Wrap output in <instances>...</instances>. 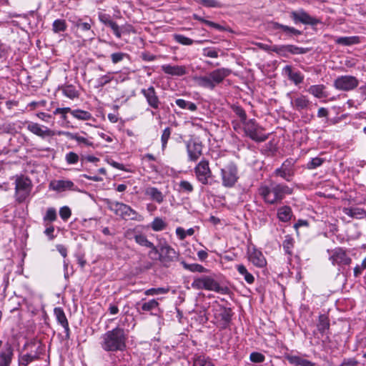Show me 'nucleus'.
<instances>
[{
	"label": "nucleus",
	"instance_id": "obj_1",
	"mask_svg": "<svg viewBox=\"0 0 366 366\" xmlns=\"http://www.w3.org/2000/svg\"><path fill=\"white\" fill-rule=\"evenodd\" d=\"M126 341L124 330L117 327L102 336L101 346L107 352L123 351L126 347Z\"/></svg>",
	"mask_w": 366,
	"mask_h": 366
},
{
	"label": "nucleus",
	"instance_id": "obj_2",
	"mask_svg": "<svg viewBox=\"0 0 366 366\" xmlns=\"http://www.w3.org/2000/svg\"><path fill=\"white\" fill-rule=\"evenodd\" d=\"M231 74V70L227 68H219L213 70L207 76H202L197 79L198 84L204 88L214 89Z\"/></svg>",
	"mask_w": 366,
	"mask_h": 366
},
{
	"label": "nucleus",
	"instance_id": "obj_3",
	"mask_svg": "<svg viewBox=\"0 0 366 366\" xmlns=\"http://www.w3.org/2000/svg\"><path fill=\"white\" fill-rule=\"evenodd\" d=\"M195 290H205L214 291L222 295H227L229 289L227 287L221 286L212 277L203 275L194 279L191 285Z\"/></svg>",
	"mask_w": 366,
	"mask_h": 366
},
{
	"label": "nucleus",
	"instance_id": "obj_4",
	"mask_svg": "<svg viewBox=\"0 0 366 366\" xmlns=\"http://www.w3.org/2000/svg\"><path fill=\"white\" fill-rule=\"evenodd\" d=\"M109 209L124 220H142V217L131 207L122 202H109Z\"/></svg>",
	"mask_w": 366,
	"mask_h": 366
},
{
	"label": "nucleus",
	"instance_id": "obj_5",
	"mask_svg": "<svg viewBox=\"0 0 366 366\" xmlns=\"http://www.w3.org/2000/svg\"><path fill=\"white\" fill-rule=\"evenodd\" d=\"M157 247V251L153 252L159 254V260L163 266L168 267L178 259L179 253L166 241L159 242Z\"/></svg>",
	"mask_w": 366,
	"mask_h": 366
},
{
	"label": "nucleus",
	"instance_id": "obj_6",
	"mask_svg": "<svg viewBox=\"0 0 366 366\" xmlns=\"http://www.w3.org/2000/svg\"><path fill=\"white\" fill-rule=\"evenodd\" d=\"M244 132L247 137L256 142H262L268 139L269 134H264V129L254 119H249L243 124Z\"/></svg>",
	"mask_w": 366,
	"mask_h": 366
},
{
	"label": "nucleus",
	"instance_id": "obj_7",
	"mask_svg": "<svg viewBox=\"0 0 366 366\" xmlns=\"http://www.w3.org/2000/svg\"><path fill=\"white\" fill-rule=\"evenodd\" d=\"M260 187L259 192L264 201L269 204H274L282 199L284 191L280 184H269Z\"/></svg>",
	"mask_w": 366,
	"mask_h": 366
},
{
	"label": "nucleus",
	"instance_id": "obj_8",
	"mask_svg": "<svg viewBox=\"0 0 366 366\" xmlns=\"http://www.w3.org/2000/svg\"><path fill=\"white\" fill-rule=\"evenodd\" d=\"M358 79L353 76L345 75L337 77L334 81V86L340 91H351L357 87Z\"/></svg>",
	"mask_w": 366,
	"mask_h": 366
},
{
	"label": "nucleus",
	"instance_id": "obj_9",
	"mask_svg": "<svg viewBox=\"0 0 366 366\" xmlns=\"http://www.w3.org/2000/svg\"><path fill=\"white\" fill-rule=\"evenodd\" d=\"M329 259L333 265L340 267L349 265L352 262V259L347 255L346 251L341 247H336L331 250Z\"/></svg>",
	"mask_w": 366,
	"mask_h": 366
},
{
	"label": "nucleus",
	"instance_id": "obj_10",
	"mask_svg": "<svg viewBox=\"0 0 366 366\" xmlns=\"http://www.w3.org/2000/svg\"><path fill=\"white\" fill-rule=\"evenodd\" d=\"M221 174L224 183H236L239 178L237 167L234 162L222 168Z\"/></svg>",
	"mask_w": 366,
	"mask_h": 366
},
{
	"label": "nucleus",
	"instance_id": "obj_11",
	"mask_svg": "<svg viewBox=\"0 0 366 366\" xmlns=\"http://www.w3.org/2000/svg\"><path fill=\"white\" fill-rule=\"evenodd\" d=\"M140 93L145 98L147 104L153 109H159L161 102L155 88L149 86L147 88H142Z\"/></svg>",
	"mask_w": 366,
	"mask_h": 366
},
{
	"label": "nucleus",
	"instance_id": "obj_12",
	"mask_svg": "<svg viewBox=\"0 0 366 366\" xmlns=\"http://www.w3.org/2000/svg\"><path fill=\"white\" fill-rule=\"evenodd\" d=\"M196 177L202 183H207L212 178V172L209 167V162L202 159L194 168Z\"/></svg>",
	"mask_w": 366,
	"mask_h": 366
},
{
	"label": "nucleus",
	"instance_id": "obj_13",
	"mask_svg": "<svg viewBox=\"0 0 366 366\" xmlns=\"http://www.w3.org/2000/svg\"><path fill=\"white\" fill-rule=\"evenodd\" d=\"M290 17L295 23H302L303 24L315 26L317 25L320 21L315 17L310 16L303 9L298 11H292L290 13Z\"/></svg>",
	"mask_w": 366,
	"mask_h": 366
},
{
	"label": "nucleus",
	"instance_id": "obj_14",
	"mask_svg": "<svg viewBox=\"0 0 366 366\" xmlns=\"http://www.w3.org/2000/svg\"><path fill=\"white\" fill-rule=\"evenodd\" d=\"M27 129L41 139L51 137L57 134L56 131L34 122L29 123L27 125Z\"/></svg>",
	"mask_w": 366,
	"mask_h": 366
},
{
	"label": "nucleus",
	"instance_id": "obj_15",
	"mask_svg": "<svg viewBox=\"0 0 366 366\" xmlns=\"http://www.w3.org/2000/svg\"><path fill=\"white\" fill-rule=\"evenodd\" d=\"M294 164L295 161L292 159L285 160L281 167L275 170L276 175L287 182H290L294 175Z\"/></svg>",
	"mask_w": 366,
	"mask_h": 366
},
{
	"label": "nucleus",
	"instance_id": "obj_16",
	"mask_svg": "<svg viewBox=\"0 0 366 366\" xmlns=\"http://www.w3.org/2000/svg\"><path fill=\"white\" fill-rule=\"evenodd\" d=\"M92 24L93 21L92 19H89V21L84 22L82 19H79L74 23L77 31L83 34V36H81L84 38V39H93L94 38L95 34L92 29Z\"/></svg>",
	"mask_w": 366,
	"mask_h": 366
},
{
	"label": "nucleus",
	"instance_id": "obj_17",
	"mask_svg": "<svg viewBox=\"0 0 366 366\" xmlns=\"http://www.w3.org/2000/svg\"><path fill=\"white\" fill-rule=\"evenodd\" d=\"M187 150L189 160L196 161L202 154V144L196 142H189L187 144Z\"/></svg>",
	"mask_w": 366,
	"mask_h": 366
},
{
	"label": "nucleus",
	"instance_id": "obj_18",
	"mask_svg": "<svg viewBox=\"0 0 366 366\" xmlns=\"http://www.w3.org/2000/svg\"><path fill=\"white\" fill-rule=\"evenodd\" d=\"M248 259L257 267H263L267 264L266 259L262 252L256 249L248 252Z\"/></svg>",
	"mask_w": 366,
	"mask_h": 366
},
{
	"label": "nucleus",
	"instance_id": "obj_19",
	"mask_svg": "<svg viewBox=\"0 0 366 366\" xmlns=\"http://www.w3.org/2000/svg\"><path fill=\"white\" fill-rule=\"evenodd\" d=\"M31 184H15V196L19 202L24 201L29 195Z\"/></svg>",
	"mask_w": 366,
	"mask_h": 366
},
{
	"label": "nucleus",
	"instance_id": "obj_20",
	"mask_svg": "<svg viewBox=\"0 0 366 366\" xmlns=\"http://www.w3.org/2000/svg\"><path fill=\"white\" fill-rule=\"evenodd\" d=\"M284 73L288 76L289 79L298 85L304 80V76L300 71H295L290 65H287L283 69Z\"/></svg>",
	"mask_w": 366,
	"mask_h": 366
},
{
	"label": "nucleus",
	"instance_id": "obj_21",
	"mask_svg": "<svg viewBox=\"0 0 366 366\" xmlns=\"http://www.w3.org/2000/svg\"><path fill=\"white\" fill-rule=\"evenodd\" d=\"M162 69L165 74L172 76H183L187 73L186 68L184 66L164 64L162 66Z\"/></svg>",
	"mask_w": 366,
	"mask_h": 366
},
{
	"label": "nucleus",
	"instance_id": "obj_22",
	"mask_svg": "<svg viewBox=\"0 0 366 366\" xmlns=\"http://www.w3.org/2000/svg\"><path fill=\"white\" fill-rule=\"evenodd\" d=\"M342 212L348 217L355 219H363L366 217V210L357 207H344Z\"/></svg>",
	"mask_w": 366,
	"mask_h": 366
},
{
	"label": "nucleus",
	"instance_id": "obj_23",
	"mask_svg": "<svg viewBox=\"0 0 366 366\" xmlns=\"http://www.w3.org/2000/svg\"><path fill=\"white\" fill-rule=\"evenodd\" d=\"M291 103H292L294 109H295L297 111H301L303 109H308L311 104L309 99L306 96L302 95V94L295 97L292 101Z\"/></svg>",
	"mask_w": 366,
	"mask_h": 366
},
{
	"label": "nucleus",
	"instance_id": "obj_24",
	"mask_svg": "<svg viewBox=\"0 0 366 366\" xmlns=\"http://www.w3.org/2000/svg\"><path fill=\"white\" fill-rule=\"evenodd\" d=\"M285 358L294 366H315V363L297 355H287Z\"/></svg>",
	"mask_w": 366,
	"mask_h": 366
},
{
	"label": "nucleus",
	"instance_id": "obj_25",
	"mask_svg": "<svg viewBox=\"0 0 366 366\" xmlns=\"http://www.w3.org/2000/svg\"><path fill=\"white\" fill-rule=\"evenodd\" d=\"M134 238L135 239V242L140 246L150 248L151 249L150 253H152V252L157 251V247L156 246H154V244L152 242H151L149 240H148V239L147 238V237L144 234H135L134 236Z\"/></svg>",
	"mask_w": 366,
	"mask_h": 366
},
{
	"label": "nucleus",
	"instance_id": "obj_26",
	"mask_svg": "<svg viewBox=\"0 0 366 366\" xmlns=\"http://www.w3.org/2000/svg\"><path fill=\"white\" fill-rule=\"evenodd\" d=\"M58 134L59 135L64 134L69 139L76 141L79 144H83L86 146L92 145V142H90L89 140H88L86 138H85L84 137L79 136L78 134H76V133H71L69 132H59Z\"/></svg>",
	"mask_w": 366,
	"mask_h": 366
},
{
	"label": "nucleus",
	"instance_id": "obj_27",
	"mask_svg": "<svg viewBox=\"0 0 366 366\" xmlns=\"http://www.w3.org/2000/svg\"><path fill=\"white\" fill-rule=\"evenodd\" d=\"M54 315L58 322L64 328L66 332H69V322L62 308L56 307L54 309Z\"/></svg>",
	"mask_w": 366,
	"mask_h": 366
},
{
	"label": "nucleus",
	"instance_id": "obj_28",
	"mask_svg": "<svg viewBox=\"0 0 366 366\" xmlns=\"http://www.w3.org/2000/svg\"><path fill=\"white\" fill-rule=\"evenodd\" d=\"M13 349L10 344H3L0 340V360L12 358Z\"/></svg>",
	"mask_w": 366,
	"mask_h": 366
},
{
	"label": "nucleus",
	"instance_id": "obj_29",
	"mask_svg": "<svg viewBox=\"0 0 366 366\" xmlns=\"http://www.w3.org/2000/svg\"><path fill=\"white\" fill-rule=\"evenodd\" d=\"M325 89L323 84L312 85L308 89V92L317 98H324L327 97Z\"/></svg>",
	"mask_w": 366,
	"mask_h": 366
},
{
	"label": "nucleus",
	"instance_id": "obj_30",
	"mask_svg": "<svg viewBox=\"0 0 366 366\" xmlns=\"http://www.w3.org/2000/svg\"><path fill=\"white\" fill-rule=\"evenodd\" d=\"M71 114L76 119L81 121H87L94 119L92 114L87 111L81 109H71Z\"/></svg>",
	"mask_w": 366,
	"mask_h": 366
},
{
	"label": "nucleus",
	"instance_id": "obj_31",
	"mask_svg": "<svg viewBox=\"0 0 366 366\" xmlns=\"http://www.w3.org/2000/svg\"><path fill=\"white\" fill-rule=\"evenodd\" d=\"M335 41L337 44H341L344 46H350L352 44H356L360 42V39L358 36H342L338 37L335 39Z\"/></svg>",
	"mask_w": 366,
	"mask_h": 366
},
{
	"label": "nucleus",
	"instance_id": "obj_32",
	"mask_svg": "<svg viewBox=\"0 0 366 366\" xmlns=\"http://www.w3.org/2000/svg\"><path fill=\"white\" fill-rule=\"evenodd\" d=\"M236 268L238 271V272L244 277V280L247 283L251 285L253 284L254 282V276L248 272L246 267L243 264H237L236 266Z\"/></svg>",
	"mask_w": 366,
	"mask_h": 366
},
{
	"label": "nucleus",
	"instance_id": "obj_33",
	"mask_svg": "<svg viewBox=\"0 0 366 366\" xmlns=\"http://www.w3.org/2000/svg\"><path fill=\"white\" fill-rule=\"evenodd\" d=\"M183 267L192 272L205 273L208 270L202 265L199 264H187L185 262H182Z\"/></svg>",
	"mask_w": 366,
	"mask_h": 366
},
{
	"label": "nucleus",
	"instance_id": "obj_34",
	"mask_svg": "<svg viewBox=\"0 0 366 366\" xmlns=\"http://www.w3.org/2000/svg\"><path fill=\"white\" fill-rule=\"evenodd\" d=\"M192 16H193L194 19L199 21L202 23H204L206 25H207V26H209L210 27L214 28V29H217L219 31H225L226 30L225 27H224L223 26H221L220 24H218L214 23L213 21L204 19V18L201 17L198 14H194Z\"/></svg>",
	"mask_w": 366,
	"mask_h": 366
},
{
	"label": "nucleus",
	"instance_id": "obj_35",
	"mask_svg": "<svg viewBox=\"0 0 366 366\" xmlns=\"http://www.w3.org/2000/svg\"><path fill=\"white\" fill-rule=\"evenodd\" d=\"M278 217L282 222H288L292 217V210L289 207H282L279 209Z\"/></svg>",
	"mask_w": 366,
	"mask_h": 366
},
{
	"label": "nucleus",
	"instance_id": "obj_36",
	"mask_svg": "<svg viewBox=\"0 0 366 366\" xmlns=\"http://www.w3.org/2000/svg\"><path fill=\"white\" fill-rule=\"evenodd\" d=\"M175 103L181 109H189L191 112H194L197 109V105L194 103L185 101L182 99H177L175 101Z\"/></svg>",
	"mask_w": 366,
	"mask_h": 366
},
{
	"label": "nucleus",
	"instance_id": "obj_37",
	"mask_svg": "<svg viewBox=\"0 0 366 366\" xmlns=\"http://www.w3.org/2000/svg\"><path fill=\"white\" fill-rule=\"evenodd\" d=\"M146 194L149 196L153 200L161 203L163 200L162 194L157 188L149 187L146 191Z\"/></svg>",
	"mask_w": 366,
	"mask_h": 366
},
{
	"label": "nucleus",
	"instance_id": "obj_38",
	"mask_svg": "<svg viewBox=\"0 0 366 366\" xmlns=\"http://www.w3.org/2000/svg\"><path fill=\"white\" fill-rule=\"evenodd\" d=\"M295 240L290 235H286L282 243L285 252L289 254H292V248L294 247Z\"/></svg>",
	"mask_w": 366,
	"mask_h": 366
},
{
	"label": "nucleus",
	"instance_id": "obj_39",
	"mask_svg": "<svg viewBox=\"0 0 366 366\" xmlns=\"http://www.w3.org/2000/svg\"><path fill=\"white\" fill-rule=\"evenodd\" d=\"M159 304L157 300L152 299L147 302H142L141 309L143 312H152L154 309L159 308Z\"/></svg>",
	"mask_w": 366,
	"mask_h": 366
},
{
	"label": "nucleus",
	"instance_id": "obj_40",
	"mask_svg": "<svg viewBox=\"0 0 366 366\" xmlns=\"http://www.w3.org/2000/svg\"><path fill=\"white\" fill-rule=\"evenodd\" d=\"M62 92L66 97L74 99L78 97L79 94L73 85H66L62 88Z\"/></svg>",
	"mask_w": 366,
	"mask_h": 366
},
{
	"label": "nucleus",
	"instance_id": "obj_41",
	"mask_svg": "<svg viewBox=\"0 0 366 366\" xmlns=\"http://www.w3.org/2000/svg\"><path fill=\"white\" fill-rule=\"evenodd\" d=\"M167 227L166 222L159 217H156L151 223V228L155 232L164 230Z\"/></svg>",
	"mask_w": 366,
	"mask_h": 366
},
{
	"label": "nucleus",
	"instance_id": "obj_42",
	"mask_svg": "<svg viewBox=\"0 0 366 366\" xmlns=\"http://www.w3.org/2000/svg\"><path fill=\"white\" fill-rule=\"evenodd\" d=\"M67 25L64 19H56L52 24V30L54 33L66 31Z\"/></svg>",
	"mask_w": 366,
	"mask_h": 366
},
{
	"label": "nucleus",
	"instance_id": "obj_43",
	"mask_svg": "<svg viewBox=\"0 0 366 366\" xmlns=\"http://www.w3.org/2000/svg\"><path fill=\"white\" fill-rule=\"evenodd\" d=\"M330 323L327 317L325 315H320L319 317V322L317 324L318 330L321 333H324L327 330L329 329Z\"/></svg>",
	"mask_w": 366,
	"mask_h": 366
},
{
	"label": "nucleus",
	"instance_id": "obj_44",
	"mask_svg": "<svg viewBox=\"0 0 366 366\" xmlns=\"http://www.w3.org/2000/svg\"><path fill=\"white\" fill-rule=\"evenodd\" d=\"M173 39L177 43L185 46L192 45L194 43V40L182 34H174L173 35Z\"/></svg>",
	"mask_w": 366,
	"mask_h": 366
},
{
	"label": "nucleus",
	"instance_id": "obj_45",
	"mask_svg": "<svg viewBox=\"0 0 366 366\" xmlns=\"http://www.w3.org/2000/svg\"><path fill=\"white\" fill-rule=\"evenodd\" d=\"M169 291V288L158 287L150 288L144 291V295L147 296H154L158 295L167 294Z\"/></svg>",
	"mask_w": 366,
	"mask_h": 366
},
{
	"label": "nucleus",
	"instance_id": "obj_46",
	"mask_svg": "<svg viewBox=\"0 0 366 366\" xmlns=\"http://www.w3.org/2000/svg\"><path fill=\"white\" fill-rule=\"evenodd\" d=\"M193 366H214V365L209 358L199 356L194 359Z\"/></svg>",
	"mask_w": 366,
	"mask_h": 366
},
{
	"label": "nucleus",
	"instance_id": "obj_47",
	"mask_svg": "<svg viewBox=\"0 0 366 366\" xmlns=\"http://www.w3.org/2000/svg\"><path fill=\"white\" fill-rule=\"evenodd\" d=\"M49 189L62 192L67 190H74V184H49Z\"/></svg>",
	"mask_w": 366,
	"mask_h": 366
},
{
	"label": "nucleus",
	"instance_id": "obj_48",
	"mask_svg": "<svg viewBox=\"0 0 366 366\" xmlns=\"http://www.w3.org/2000/svg\"><path fill=\"white\" fill-rule=\"evenodd\" d=\"M289 44L287 45H274L273 52L282 56H287L289 52Z\"/></svg>",
	"mask_w": 366,
	"mask_h": 366
},
{
	"label": "nucleus",
	"instance_id": "obj_49",
	"mask_svg": "<svg viewBox=\"0 0 366 366\" xmlns=\"http://www.w3.org/2000/svg\"><path fill=\"white\" fill-rule=\"evenodd\" d=\"M289 52L291 54H304L309 52L310 48L299 47L295 45L289 44Z\"/></svg>",
	"mask_w": 366,
	"mask_h": 366
},
{
	"label": "nucleus",
	"instance_id": "obj_50",
	"mask_svg": "<svg viewBox=\"0 0 366 366\" xmlns=\"http://www.w3.org/2000/svg\"><path fill=\"white\" fill-rule=\"evenodd\" d=\"M71 109L70 107H63V108H56L54 111V114L57 115L59 114L61 116V118L64 121H66L67 119V114H71Z\"/></svg>",
	"mask_w": 366,
	"mask_h": 366
},
{
	"label": "nucleus",
	"instance_id": "obj_51",
	"mask_svg": "<svg viewBox=\"0 0 366 366\" xmlns=\"http://www.w3.org/2000/svg\"><path fill=\"white\" fill-rule=\"evenodd\" d=\"M56 219V212L53 207L48 208L46 214L44 217V221L54 222Z\"/></svg>",
	"mask_w": 366,
	"mask_h": 366
},
{
	"label": "nucleus",
	"instance_id": "obj_52",
	"mask_svg": "<svg viewBox=\"0 0 366 366\" xmlns=\"http://www.w3.org/2000/svg\"><path fill=\"white\" fill-rule=\"evenodd\" d=\"M171 135V129L169 127H167L163 130L162 137H161V142H162V147L164 149L167 144V142L169 139L170 138Z\"/></svg>",
	"mask_w": 366,
	"mask_h": 366
},
{
	"label": "nucleus",
	"instance_id": "obj_53",
	"mask_svg": "<svg viewBox=\"0 0 366 366\" xmlns=\"http://www.w3.org/2000/svg\"><path fill=\"white\" fill-rule=\"evenodd\" d=\"M79 156L77 154L70 152L65 156V159L69 164H74L79 161Z\"/></svg>",
	"mask_w": 366,
	"mask_h": 366
},
{
	"label": "nucleus",
	"instance_id": "obj_54",
	"mask_svg": "<svg viewBox=\"0 0 366 366\" xmlns=\"http://www.w3.org/2000/svg\"><path fill=\"white\" fill-rule=\"evenodd\" d=\"M324 162L325 159L320 157L312 158L311 161L307 164V167L309 169H315L321 166Z\"/></svg>",
	"mask_w": 366,
	"mask_h": 366
},
{
	"label": "nucleus",
	"instance_id": "obj_55",
	"mask_svg": "<svg viewBox=\"0 0 366 366\" xmlns=\"http://www.w3.org/2000/svg\"><path fill=\"white\" fill-rule=\"evenodd\" d=\"M249 359L255 363H261L264 361V356L259 352H254L250 354Z\"/></svg>",
	"mask_w": 366,
	"mask_h": 366
},
{
	"label": "nucleus",
	"instance_id": "obj_56",
	"mask_svg": "<svg viewBox=\"0 0 366 366\" xmlns=\"http://www.w3.org/2000/svg\"><path fill=\"white\" fill-rule=\"evenodd\" d=\"M128 55L123 52H116L111 54V59L113 64H117L122 61L124 57H127Z\"/></svg>",
	"mask_w": 366,
	"mask_h": 366
},
{
	"label": "nucleus",
	"instance_id": "obj_57",
	"mask_svg": "<svg viewBox=\"0 0 366 366\" xmlns=\"http://www.w3.org/2000/svg\"><path fill=\"white\" fill-rule=\"evenodd\" d=\"M219 312V315L222 320L224 321V326H225L230 321L231 315L229 312L225 308H220Z\"/></svg>",
	"mask_w": 366,
	"mask_h": 366
},
{
	"label": "nucleus",
	"instance_id": "obj_58",
	"mask_svg": "<svg viewBox=\"0 0 366 366\" xmlns=\"http://www.w3.org/2000/svg\"><path fill=\"white\" fill-rule=\"evenodd\" d=\"M203 55L210 58H217L218 51L213 48H204L203 49Z\"/></svg>",
	"mask_w": 366,
	"mask_h": 366
},
{
	"label": "nucleus",
	"instance_id": "obj_59",
	"mask_svg": "<svg viewBox=\"0 0 366 366\" xmlns=\"http://www.w3.org/2000/svg\"><path fill=\"white\" fill-rule=\"evenodd\" d=\"M233 110L235 112V114L240 118L243 124L247 122V114L245 113V111L242 107H235L233 108Z\"/></svg>",
	"mask_w": 366,
	"mask_h": 366
},
{
	"label": "nucleus",
	"instance_id": "obj_60",
	"mask_svg": "<svg viewBox=\"0 0 366 366\" xmlns=\"http://www.w3.org/2000/svg\"><path fill=\"white\" fill-rule=\"evenodd\" d=\"M59 214L63 220H67L71 214V209L68 207H63L59 210Z\"/></svg>",
	"mask_w": 366,
	"mask_h": 366
},
{
	"label": "nucleus",
	"instance_id": "obj_61",
	"mask_svg": "<svg viewBox=\"0 0 366 366\" xmlns=\"http://www.w3.org/2000/svg\"><path fill=\"white\" fill-rule=\"evenodd\" d=\"M366 269V257L362 260V264L360 265H357L354 268V275L355 277L360 276L362 271Z\"/></svg>",
	"mask_w": 366,
	"mask_h": 366
},
{
	"label": "nucleus",
	"instance_id": "obj_62",
	"mask_svg": "<svg viewBox=\"0 0 366 366\" xmlns=\"http://www.w3.org/2000/svg\"><path fill=\"white\" fill-rule=\"evenodd\" d=\"M109 27H110L112 29V30L113 31V33L117 37V38H121V29H120V27L118 26V24L112 21V22L109 23V24L107 26Z\"/></svg>",
	"mask_w": 366,
	"mask_h": 366
},
{
	"label": "nucleus",
	"instance_id": "obj_63",
	"mask_svg": "<svg viewBox=\"0 0 366 366\" xmlns=\"http://www.w3.org/2000/svg\"><path fill=\"white\" fill-rule=\"evenodd\" d=\"M113 79V76H111V74L109 73L106 75L101 76L99 79V84L100 86H104L106 84H109Z\"/></svg>",
	"mask_w": 366,
	"mask_h": 366
},
{
	"label": "nucleus",
	"instance_id": "obj_64",
	"mask_svg": "<svg viewBox=\"0 0 366 366\" xmlns=\"http://www.w3.org/2000/svg\"><path fill=\"white\" fill-rule=\"evenodd\" d=\"M284 32H285L288 35H295L299 36L302 34V31L300 30L296 29L294 27H291L289 26H285L284 29L282 30Z\"/></svg>",
	"mask_w": 366,
	"mask_h": 366
}]
</instances>
